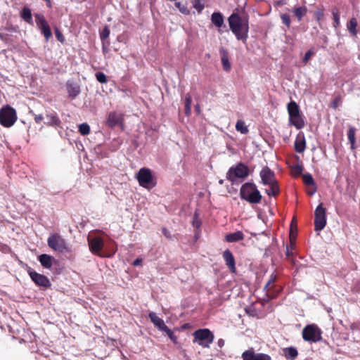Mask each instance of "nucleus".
Wrapping results in <instances>:
<instances>
[{"instance_id":"50","label":"nucleus","mask_w":360,"mask_h":360,"mask_svg":"<svg viewBox=\"0 0 360 360\" xmlns=\"http://www.w3.org/2000/svg\"><path fill=\"white\" fill-rule=\"evenodd\" d=\"M323 11H324L323 8H321V9H318L317 11H315L314 16L315 19L316 20V21L319 22L320 20L321 19V18L323 16V15H324Z\"/></svg>"},{"instance_id":"28","label":"nucleus","mask_w":360,"mask_h":360,"mask_svg":"<svg viewBox=\"0 0 360 360\" xmlns=\"http://www.w3.org/2000/svg\"><path fill=\"white\" fill-rule=\"evenodd\" d=\"M212 22L217 27H221L224 25L223 15L219 12H214L211 16Z\"/></svg>"},{"instance_id":"13","label":"nucleus","mask_w":360,"mask_h":360,"mask_svg":"<svg viewBox=\"0 0 360 360\" xmlns=\"http://www.w3.org/2000/svg\"><path fill=\"white\" fill-rule=\"evenodd\" d=\"M243 360H271V357L264 353H256L252 349L245 351L242 354Z\"/></svg>"},{"instance_id":"7","label":"nucleus","mask_w":360,"mask_h":360,"mask_svg":"<svg viewBox=\"0 0 360 360\" xmlns=\"http://www.w3.org/2000/svg\"><path fill=\"white\" fill-rule=\"evenodd\" d=\"M136 179L142 187L150 189L155 186L157 182L150 169L143 167L136 174Z\"/></svg>"},{"instance_id":"26","label":"nucleus","mask_w":360,"mask_h":360,"mask_svg":"<svg viewBox=\"0 0 360 360\" xmlns=\"http://www.w3.org/2000/svg\"><path fill=\"white\" fill-rule=\"evenodd\" d=\"M298 21H301L307 13V8L305 6L294 7L291 11Z\"/></svg>"},{"instance_id":"42","label":"nucleus","mask_w":360,"mask_h":360,"mask_svg":"<svg viewBox=\"0 0 360 360\" xmlns=\"http://www.w3.org/2000/svg\"><path fill=\"white\" fill-rule=\"evenodd\" d=\"M201 0H193L192 4L193 8H195L198 13H201L202 11L204 9L205 6L201 3Z\"/></svg>"},{"instance_id":"9","label":"nucleus","mask_w":360,"mask_h":360,"mask_svg":"<svg viewBox=\"0 0 360 360\" xmlns=\"http://www.w3.org/2000/svg\"><path fill=\"white\" fill-rule=\"evenodd\" d=\"M48 245L51 249L59 252L70 251L65 240L58 234H53L49 236Z\"/></svg>"},{"instance_id":"29","label":"nucleus","mask_w":360,"mask_h":360,"mask_svg":"<svg viewBox=\"0 0 360 360\" xmlns=\"http://www.w3.org/2000/svg\"><path fill=\"white\" fill-rule=\"evenodd\" d=\"M243 238L244 236L241 231H236L235 233L227 234L226 236V240L229 243H233L243 240Z\"/></svg>"},{"instance_id":"3","label":"nucleus","mask_w":360,"mask_h":360,"mask_svg":"<svg viewBox=\"0 0 360 360\" xmlns=\"http://www.w3.org/2000/svg\"><path fill=\"white\" fill-rule=\"evenodd\" d=\"M240 198L252 204L259 203L262 195L257 186L252 182L245 183L240 190Z\"/></svg>"},{"instance_id":"54","label":"nucleus","mask_w":360,"mask_h":360,"mask_svg":"<svg viewBox=\"0 0 360 360\" xmlns=\"http://www.w3.org/2000/svg\"><path fill=\"white\" fill-rule=\"evenodd\" d=\"M325 226H315V231L318 235L320 234L321 231L324 228Z\"/></svg>"},{"instance_id":"31","label":"nucleus","mask_w":360,"mask_h":360,"mask_svg":"<svg viewBox=\"0 0 360 360\" xmlns=\"http://www.w3.org/2000/svg\"><path fill=\"white\" fill-rule=\"evenodd\" d=\"M270 186L269 189H266L265 192L269 196H276L280 193V188L278 186V181L274 182L272 184H269Z\"/></svg>"},{"instance_id":"38","label":"nucleus","mask_w":360,"mask_h":360,"mask_svg":"<svg viewBox=\"0 0 360 360\" xmlns=\"http://www.w3.org/2000/svg\"><path fill=\"white\" fill-rule=\"evenodd\" d=\"M355 133L356 129L353 127H349L347 132V136L350 144H355L356 143Z\"/></svg>"},{"instance_id":"21","label":"nucleus","mask_w":360,"mask_h":360,"mask_svg":"<svg viewBox=\"0 0 360 360\" xmlns=\"http://www.w3.org/2000/svg\"><path fill=\"white\" fill-rule=\"evenodd\" d=\"M306 148V141L303 134H299L295 141V150L299 153H302L304 151Z\"/></svg>"},{"instance_id":"15","label":"nucleus","mask_w":360,"mask_h":360,"mask_svg":"<svg viewBox=\"0 0 360 360\" xmlns=\"http://www.w3.org/2000/svg\"><path fill=\"white\" fill-rule=\"evenodd\" d=\"M65 86L68 94V98L72 100L78 96L81 92L80 86L75 82L68 80Z\"/></svg>"},{"instance_id":"22","label":"nucleus","mask_w":360,"mask_h":360,"mask_svg":"<svg viewBox=\"0 0 360 360\" xmlns=\"http://www.w3.org/2000/svg\"><path fill=\"white\" fill-rule=\"evenodd\" d=\"M302 181L305 185L311 186L314 187L312 191L308 192V194L309 195H314L316 191V183L314 181V179L312 175L309 173L304 174L302 175Z\"/></svg>"},{"instance_id":"56","label":"nucleus","mask_w":360,"mask_h":360,"mask_svg":"<svg viewBox=\"0 0 360 360\" xmlns=\"http://www.w3.org/2000/svg\"><path fill=\"white\" fill-rule=\"evenodd\" d=\"M297 221L296 217H293L290 221V225H297Z\"/></svg>"},{"instance_id":"30","label":"nucleus","mask_w":360,"mask_h":360,"mask_svg":"<svg viewBox=\"0 0 360 360\" xmlns=\"http://www.w3.org/2000/svg\"><path fill=\"white\" fill-rule=\"evenodd\" d=\"M295 247H296L295 244L290 243L286 247V252H285L287 259L293 264H295V259L293 257L294 254H295Z\"/></svg>"},{"instance_id":"27","label":"nucleus","mask_w":360,"mask_h":360,"mask_svg":"<svg viewBox=\"0 0 360 360\" xmlns=\"http://www.w3.org/2000/svg\"><path fill=\"white\" fill-rule=\"evenodd\" d=\"M120 122V119L118 117V115L114 112H110V114L108 115L107 121H106V124L108 127L113 128L115 126H117Z\"/></svg>"},{"instance_id":"23","label":"nucleus","mask_w":360,"mask_h":360,"mask_svg":"<svg viewBox=\"0 0 360 360\" xmlns=\"http://www.w3.org/2000/svg\"><path fill=\"white\" fill-rule=\"evenodd\" d=\"M221 60L223 65V68L225 71H229L231 69V63L229 60V52L227 50L222 48L220 50Z\"/></svg>"},{"instance_id":"41","label":"nucleus","mask_w":360,"mask_h":360,"mask_svg":"<svg viewBox=\"0 0 360 360\" xmlns=\"http://www.w3.org/2000/svg\"><path fill=\"white\" fill-rule=\"evenodd\" d=\"M110 33V31L109 27L108 25H105L103 27V30L100 32V38L103 42L104 41V40L109 37Z\"/></svg>"},{"instance_id":"6","label":"nucleus","mask_w":360,"mask_h":360,"mask_svg":"<svg viewBox=\"0 0 360 360\" xmlns=\"http://www.w3.org/2000/svg\"><path fill=\"white\" fill-rule=\"evenodd\" d=\"M193 342L205 348H209L214 338L213 333L207 328L198 329L193 333Z\"/></svg>"},{"instance_id":"19","label":"nucleus","mask_w":360,"mask_h":360,"mask_svg":"<svg viewBox=\"0 0 360 360\" xmlns=\"http://www.w3.org/2000/svg\"><path fill=\"white\" fill-rule=\"evenodd\" d=\"M276 276L275 274H271L269 280L264 287V290L266 292V295L269 299H273L278 292V290L276 291V292L272 290V284L276 282Z\"/></svg>"},{"instance_id":"40","label":"nucleus","mask_w":360,"mask_h":360,"mask_svg":"<svg viewBox=\"0 0 360 360\" xmlns=\"http://www.w3.org/2000/svg\"><path fill=\"white\" fill-rule=\"evenodd\" d=\"M79 131L83 135H88L90 133V127L87 123H82L79 125Z\"/></svg>"},{"instance_id":"51","label":"nucleus","mask_w":360,"mask_h":360,"mask_svg":"<svg viewBox=\"0 0 360 360\" xmlns=\"http://www.w3.org/2000/svg\"><path fill=\"white\" fill-rule=\"evenodd\" d=\"M29 112H30V114H31L32 116L34 117V121L37 124L40 123L44 120V117L41 114L36 115L34 113V112L32 110H30Z\"/></svg>"},{"instance_id":"57","label":"nucleus","mask_w":360,"mask_h":360,"mask_svg":"<svg viewBox=\"0 0 360 360\" xmlns=\"http://www.w3.org/2000/svg\"><path fill=\"white\" fill-rule=\"evenodd\" d=\"M103 51L105 53L107 51V48L105 46L104 44L103 43Z\"/></svg>"},{"instance_id":"34","label":"nucleus","mask_w":360,"mask_h":360,"mask_svg":"<svg viewBox=\"0 0 360 360\" xmlns=\"http://www.w3.org/2000/svg\"><path fill=\"white\" fill-rule=\"evenodd\" d=\"M191 96L189 94H187L185 97V114L187 116H188L191 112Z\"/></svg>"},{"instance_id":"11","label":"nucleus","mask_w":360,"mask_h":360,"mask_svg":"<svg viewBox=\"0 0 360 360\" xmlns=\"http://www.w3.org/2000/svg\"><path fill=\"white\" fill-rule=\"evenodd\" d=\"M28 274L32 281L38 286L49 288L51 286L49 279L44 275L38 274L37 272L29 269Z\"/></svg>"},{"instance_id":"16","label":"nucleus","mask_w":360,"mask_h":360,"mask_svg":"<svg viewBox=\"0 0 360 360\" xmlns=\"http://www.w3.org/2000/svg\"><path fill=\"white\" fill-rule=\"evenodd\" d=\"M314 215V225H326V209L323 207L322 204L316 207Z\"/></svg>"},{"instance_id":"36","label":"nucleus","mask_w":360,"mask_h":360,"mask_svg":"<svg viewBox=\"0 0 360 360\" xmlns=\"http://www.w3.org/2000/svg\"><path fill=\"white\" fill-rule=\"evenodd\" d=\"M297 236V226H290L289 233L290 243L295 244Z\"/></svg>"},{"instance_id":"46","label":"nucleus","mask_w":360,"mask_h":360,"mask_svg":"<svg viewBox=\"0 0 360 360\" xmlns=\"http://www.w3.org/2000/svg\"><path fill=\"white\" fill-rule=\"evenodd\" d=\"M96 78L101 84H105L108 82L106 75L102 72H96Z\"/></svg>"},{"instance_id":"20","label":"nucleus","mask_w":360,"mask_h":360,"mask_svg":"<svg viewBox=\"0 0 360 360\" xmlns=\"http://www.w3.org/2000/svg\"><path fill=\"white\" fill-rule=\"evenodd\" d=\"M46 119L47 121L45 124L48 126L60 127L61 124V121L56 112L46 114Z\"/></svg>"},{"instance_id":"47","label":"nucleus","mask_w":360,"mask_h":360,"mask_svg":"<svg viewBox=\"0 0 360 360\" xmlns=\"http://www.w3.org/2000/svg\"><path fill=\"white\" fill-rule=\"evenodd\" d=\"M164 332H165L167 333V335H168V337L169 338V339L174 342V343H176L177 342V338L176 336L174 334V333L168 328L167 327V328L165 330H163Z\"/></svg>"},{"instance_id":"49","label":"nucleus","mask_w":360,"mask_h":360,"mask_svg":"<svg viewBox=\"0 0 360 360\" xmlns=\"http://www.w3.org/2000/svg\"><path fill=\"white\" fill-rule=\"evenodd\" d=\"M314 54V51L311 49L307 51L304 54L303 59H302V62L304 63H307Z\"/></svg>"},{"instance_id":"59","label":"nucleus","mask_w":360,"mask_h":360,"mask_svg":"<svg viewBox=\"0 0 360 360\" xmlns=\"http://www.w3.org/2000/svg\"><path fill=\"white\" fill-rule=\"evenodd\" d=\"M219 184H224V180H219Z\"/></svg>"},{"instance_id":"14","label":"nucleus","mask_w":360,"mask_h":360,"mask_svg":"<svg viewBox=\"0 0 360 360\" xmlns=\"http://www.w3.org/2000/svg\"><path fill=\"white\" fill-rule=\"evenodd\" d=\"M88 243L90 250L94 253L100 255V252L103 247V240L99 237L88 236Z\"/></svg>"},{"instance_id":"48","label":"nucleus","mask_w":360,"mask_h":360,"mask_svg":"<svg viewBox=\"0 0 360 360\" xmlns=\"http://www.w3.org/2000/svg\"><path fill=\"white\" fill-rule=\"evenodd\" d=\"M55 34L57 38V39L62 44H64L65 41V39L62 34V32L57 28H55Z\"/></svg>"},{"instance_id":"4","label":"nucleus","mask_w":360,"mask_h":360,"mask_svg":"<svg viewBox=\"0 0 360 360\" xmlns=\"http://www.w3.org/2000/svg\"><path fill=\"white\" fill-rule=\"evenodd\" d=\"M288 112L290 124L297 129H302L305 124L304 120L301 115L300 107L295 101H292L288 104Z\"/></svg>"},{"instance_id":"32","label":"nucleus","mask_w":360,"mask_h":360,"mask_svg":"<svg viewBox=\"0 0 360 360\" xmlns=\"http://www.w3.org/2000/svg\"><path fill=\"white\" fill-rule=\"evenodd\" d=\"M20 17L27 23L32 24V12L31 10L25 6L20 13Z\"/></svg>"},{"instance_id":"58","label":"nucleus","mask_w":360,"mask_h":360,"mask_svg":"<svg viewBox=\"0 0 360 360\" xmlns=\"http://www.w3.org/2000/svg\"><path fill=\"white\" fill-rule=\"evenodd\" d=\"M351 149L354 150L355 149V144H351Z\"/></svg>"},{"instance_id":"8","label":"nucleus","mask_w":360,"mask_h":360,"mask_svg":"<svg viewBox=\"0 0 360 360\" xmlns=\"http://www.w3.org/2000/svg\"><path fill=\"white\" fill-rule=\"evenodd\" d=\"M321 330L316 324L306 326L302 330V338L305 341L309 342H319L321 337Z\"/></svg>"},{"instance_id":"53","label":"nucleus","mask_w":360,"mask_h":360,"mask_svg":"<svg viewBox=\"0 0 360 360\" xmlns=\"http://www.w3.org/2000/svg\"><path fill=\"white\" fill-rule=\"evenodd\" d=\"M217 345L219 347H224V340L223 339H219L217 341Z\"/></svg>"},{"instance_id":"45","label":"nucleus","mask_w":360,"mask_h":360,"mask_svg":"<svg viewBox=\"0 0 360 360\" xmlns=\"http://www.w3.org/2000/svg\"><path fill=\"white\" fill-rule=\"evenodd\" d=\"M342 103V97L340 95H338L330 103V107L333 109H337L340 104Z\"/></svg>"},{"instance_id":"1","label":"nucleus","mask_w":360,"mask_h":360,"mask_svg":"<svg viewBox=\"0 0 360 360\" xmlns=\"http://www.w3.org/2000/svg\"><path fill=\"white\" fill-rule=\"evenodd\" d=\"M230 30L236 39L246 44L248 37L249 25L247 19L242 18L238 13H232L228 18Z\"/></svg>"},{"instance_id":"12","label":"nucleus","mask_w":360,"mask_h":360,"mask_svg":"<svg viewBox=\"0 0 360 360\" xmlns=\"http://www.w3.org/2000/svg\"><path fill=\"white\" fill-rule=\"evenodd\" d=\"M259 176L262 183L266 186L277 181L274 172L267 166L262 168L259 172Z\"/></svg>"},{"instance_id":"33","label":"nucleus","mask_w":360,"mask_h":360,"mask_svg":"<svg viewBox=\"0 0 360 360\" xmlns=\"http://www.w3.org/2000/svg\"><path fill=\"white\" fill-rule=\"evenodd\" d=\"M357 20L355 18H351L347 23V30L353 36H356L357 34Z\"/></svg>"},{"instance_id":"55","label":"nucleus","mask_w":360,"mask_h":360,"mask_svg":"<svg viewBox=\"0 0 360 360\" xmlns=\"http://www.w3.org/2000/svg\"><path fill=\"white\" fill-rule=\"evenodd\" d=\"M141 262H142V260H141V259H139V258H138V259H135V260L134 261L133 264H134V266H139V265H140V264H141Z\"/></svg>"},{"instance_id":"2","label":"nucleus","mask_w":360,"mask_h":360,"mask_svg":"<svg viewBox=\"0 0 360 360\" xmlns=\"http://www.w3.org/2000/svg\"><path fill=\"white\" fill-rule=\"evenodd\" d=\"M249 174L248 167L242 162H239L229 168L226 173V179L232 185H239L248 176Z\"/></svg>"},{"instance_id":"17","label":"nucleus","mask_w":360,"mask_h":360,"mask_svg":"<svg viewBox=\"0 0 360 360\" xmlns=\"http://www.w3.org/2000/svg\"><path fill=\"white\" fill-rule=\"evenodd\" d=\"M223 258L226 266L232 273L236 272V262L232 252L229 250H226L223 252Z\"/></svg>"},{"instance_id":"10","label":"nucleus","mask_w":360,"mask_h":360,"mask_svg":"<svg viewBox=\"0 0 360 360\" xmlns=\"http://www.w3.org/2000/svg\"><path fill=\"white\" fill-rule=\"evenodd\" d=\"M34 17L37 26L40 29L41 33L44 34L46 40L49 41V39L52 37V32L50 26L46 20L44 16L42 14L36 13Z\"/></svg>"},{"instance_id":"35","label":"nucleus","mask_w":360,"mask_h":360,"mask_svg":"<svg viewBox=\"0 0 360 360\" xmlns=\"http://www.w3.org/2000/svg\"><path fill=\"white\" fill-rule=\"evenodd\" d=\"M236 129L238 131H240L243 134H247L249 131L248 127L245 124V122L242 120H238L236 122Z\"/></svg>"},{"instance_id":"52","label":"nucleus","mask_w":360,"mask_h":360,"mask_svg":"<svg viewBox=\"0 0 360 360\" xmlns=\"http://www.w3.org/2000/svg\"><path fill=\"white\" fill-rule=\"evenodd\" d=\"M162 233L166 236V238H171V232L168 230V229H167L165 227L162 228Z\"/></svg>"},{"instance_id":"39","label":"nucleus","mask_w":360,"mask_h":360,"mask_svg":"<svg viewBox=\"0 0 360 360\" xmlns=\"http://www.w3.org/2000/svg\"><path fill=\"white\" fill-rule=\"evenodd\" d=\"M174 6L176 8H177L179 9V11L184 14V15H189L190 14V11L189 9L187 8V6L186 5H184L182 4L181 2H175L174 4Z\"/></svg>"},{"instance_id":"5","label":"nucleus","mask_w":360,"mask_h":360,"mask_svg":"<svg viewBox=\"0 0 360 360\" xmlns=\"http://www.w3.org/2000/svg\"><path fill=\"white\" fill-rule=\"evenodd\" d=\"M17 120L15 110L9 105L0 109V124L4 127H12Z\"/></svg>"},{"instance_id":"18","label":"nucleus","mask_w":360,"mask_h":360,"mask_svg":"<svg viewBox=\"0 0 360 360\" xmlns=\"http://www.w3.org/2000/svg\"><path fill=\"white\" fill-rule=\"evenodd\" d=\"M148 316L151 322L158 330L163 331L167 328V326L165 325L164 321L161 318L158 316L155 313L150 312Z\"/></svg>"},{"instance_id":"25","label":"nucleus","mask_w":360,"mask_h":360,"mask_svg":"<svg viewBox=\"0 0 360 360\" xmlns=\"http://www.w3.org/2000/svg\"><path fill=\"white\" fill-rule=\"evenodd\" d=\"M284 356L288 360H294L298 355L297 349L294 347H285L283 349Z\"/></svg>"},{"instance_id":"44","label":"nucleus","mask_w":360,"mask_h":360,"mask_svg":"<svg viewBox=\"0 0 360 360\" xmlns=\"http://www.w3.org/2000/svg\"><path fill=\"white\" fill-rule=\"evenodd\" d=\"M281 18L283 24H284L287 27H290V16L288 13H283L281 15Z\"/></svg>"},{"instance_id":"37","label":"nucleus","mask_w":360,"mask_h":360,"mask_svg":"<svg viewBox=\"0 0 360 360\" xmlns=\"http://www.w3.org/2000/svg\"><path fill=\"white\" fill-rule=\"evenodd\" d=\"M332 14L333 16V26L336 28L340 25V14L339 11L337 8L332 9Z\"/></svg>"},{"instance_id":"24","label":"nucleus","mask_w":360,"mask_h":360,"mask_svg":"<svg viewBox=\"0 0 360 360\" xmlns=\"http://www.w3.org/2000/svg\"><path fill=\"white\" fill-rule=\"evenodd\" d=\"M53 257L46 255L42 254L39 257V261L41 266L46 269H51L53 265Z\"/></svg>"},{"instance_id":"43","label":"nucleus","mask_w":360,"mask_h":360,"mask_svg":"<svg viewBox=\"0 0 360 360\" xmlns=\"http://www.w3.org/2000/svg\"><path fill=\"white\" fill-rule=\"evenodd\" d=\"M292 172L295 176H299L302 174L303 171V167L300 165H295L291 167Z\"/></svg>"}]
</instances>
